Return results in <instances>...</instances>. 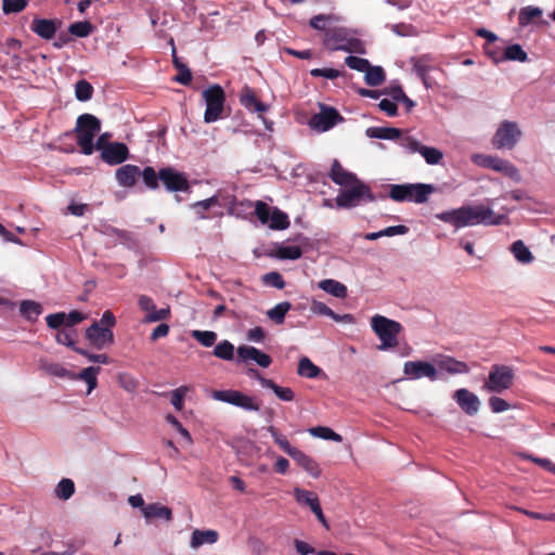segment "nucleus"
<instances>
[{"label":"nucleus","instance_id":"obj_1","mask_svg":"<svg viewBox=\"0 0 555 555\" xmlns=\"http://www.w3.org/2000/svg\"><path fill=\"white\" fill-rule=\"evenodd\" d=\"M440 221L451 224L459 230L465 227L477 224L499 225L503 222L504 216H495L490 207L483 205H465L460 208L436 214Z\"/></svg>","mask_w":555,"mask_h":555},{"label":"nucleus","instance_id":"obj_2","mask_svg":"<svg viewBox=\"0 0 555 555\" xmlns=\"http://www.w3.org/2000/svg\"><path fill=\"white\" fill-rule=\"evenodd\" d=\"M323 44L330 51H346L349 53H365L364 43L359 38L351 36L344 27L328 28L323 38Z\"/></svg>","mask_w":555,"mask_h":555},{"label":"nucleus","instance_id":"obj_3","mask_svg":"<svg viewBox=\"0 0 555 555\" xmlns=\"http://www.w3.org/2000/svg\"><path fill=\"white\" fill-rule=\"evenodd\" d=\"M101 130L100 120L91 114H82L77 118L75 133L76 142L81 153L91 155L94 152L93 140Z\"/></svg>","mask_w":555,"mask_h":555},{"label":"nucleus","instance_id":"obj_4","mask_svg":"<svg viewBox=\"0 0 555 555\" xmlns=\"http://www.w3.org/2000/svg\"><path fill=\"white\" fill-rule=\"evenodd\" d=\"M371 326L382 341L379 349L385 350L398 346V335L402 330L399 322L376 314L371 319Z\"/></svg>","mask_w":555,"mask_h":555},{"label":"nucleus","instance_id":"obj_5","mask_svg":"<svg viewBox=\"0 0 555 555\" xmlns=\"http://www.w3.org/2000/svg\"><path fill=\"white\" fill-rule=\"evenodd\" d=\"M349 186V189L341 191L336 197V204L339 208H352L360 205L362 201H375L371 189L360 180H357Z\"/></svg>","mask_w":555,"mask_h":555},{"label":"nucleus","instance_id":"obj_6","mask_svg":"<svg viewBox=\"0 0 555 555\" xmlns=\"http://www.w3.org/2000/svg\"><path fill=\"white\" fill-rule=\"evenodd\" d=\"M514 377L512 367L494 364L490 369L488 379L483 384V389L489 392L501 393L512 387Z\"/></svg>","mask_w":555,"mask_h":555},{"label":"nucleus","instance_id":"obj_7","mask_svg":"<svg viewBox=\"0 0 555 555\" xmlns=\"http://www.w3.org/2000/svg\"><path fill=\"white\" fill-rule=\"evenodd\" d=\"M203 98L206 103L204 121L210 124L218 120L221 116L225 102L224 90L221 86L214 85L203 91Z\"/></svg>","mask_w":555,"mask_h":555},{"label":"nucleus","instance_id":"obj_8","mask_svg":"<svg viewBox=\"0 0 555 555\" xmlns=\"http://www.w3.org/2000/svg\"><path fill=\"white\" fill-rule=\"evenodd\" d=\"M472 162L479 167L489 168L500 172L514 181L520 180L519 170L516 168V166L506 159L492 155L474 154L472 156Z\"/></svg>","mask_w":555,"mask_h":555},{"label":"nucleus","instance_id":"obj_9","mask_svg":"<svg viewBox=\"0 0 555 555\" xmlns=\"http://www.w3.org/2000/svg\"><path fill=\"white\" fill-rule=\"evenodd\" d=\"M521 130L516 122L504 120L493 135L492 145L496 150H512L521 138Z\"/></svg>","mask_w":555,"mask_h":555},{"label":"nucleus","instance_id":"obj_10","mask_svg":"<svg viewBox=\"0 0 555 555\" xmlns=\"http://www.w3.org/2000/svg\"><path fill=\"white\" fill-rule=\"evenodd\" d=\"M212 398L218 401L238 406L246 411H259L260 409V404L256 398L245 395L238 390H215Z\"/></svg>","mask_w":555,"mask_h":555},{"label":"nucleus","instance_id":"obj_11","mask_svg":"<svg viewBox=\"0 0 555 555\" xmlns=\"http://www.w3.org/2000/svg\"><path fill=\"white\" fill-rule=\"evenodd\" d=\"M400 146L405 149L408 153H420L428 165H438L443 158V153L440 150L423 145L418 140L411 135L401 138Z\"/></svg>","mask_w":555,"mask_h":555},{"label":"nucleus","instance_id":"obj_12","mask_svg":"<svg viewBox=\"0 0 555 555\" xmlns=\"http://www.w3.org/2000/svg\"><path fill=\"white\" fill-rule=\"evenodd\" d=\"M343 120L344 117L336 108L321 104L320 113L310 118L309 126L314 130L325 132Z\"/></svg>","mask_w":555,"mask_h":555},{"label":"nucleus","instance_id":"obj_13","mask_svg":"<svg viewBox=\"0 0 555 555\" xmlns=\"http://www.w3.org/2000/svg\"><path fill=\"white\" fill-rule=\"evenodd\" d=\"M403 373L412 379L427 377L429 380L435 382L440 378L435 364L426 361L405 362L403 365Z\"/></svg>","mask_w":555,"mask_h":555},{"label":"nucleus","instance_id":"obj_14","mask_svg":"<svg viewBox=\"0 0 555 555\" xmlns=\"http://www.w3.org/2000/svg\"><path fill=\"white\" fill-rule=\"evenodd\" d=\"M158 177L169 192L188 191L190 189L185 175L171 167L159 169Z\"/></svg>","mask_w":555,"mask_h":555},{"label":"nucleus","instance_id":"obj_15","mask_svg":"<svg viewBox=\"0 0 555 555\" xmlns=\"http://www.w3.org/2000/svg\"><path fill=\"white\" fill-rule=\"evenodd\" d=\"M86 338L98 349L114 343L112 330L100 326L96 321L86 330Z\"/></svg>","mask_w":555,"mask_h":555},{"label":"nucleus","instance_id":"obj_16","mask_svg":"<svg viewBox=\"0 0 555 555\" xmlns=\"http://www.w3.org/2000/svg\"><path fill=\"white\" fill-rule=\"evenodd\" d=\"M248 375L256 378L262 387L271 389L280 400L287 402L294 400L295 393L292 388L282 387L278 385L273 379L263 377L258 370L249 369Z\"/></svg>","mask_w":555,"mask_h":555},{"label":"nucleus","instance_id":"obj_17","mask_svg":"<svg viewBox=\"0 0 555 555\" xmlns=\"http://www.w3.org/2000/svg\"><path fill=\"white\" fill-rule=\"evenodd\" d=\"M138 305L141 308V310L146 312V315L144 318V322L146 323L163 321L168 319L170 315L169 308L156 309L153 299L146 295H141L139 297Z\"/></svg>","mask_w":555,"mask_h":555},{"label":"nucleus","instance_id":"obj_18","mask_svg":"<svg viewBox=\"0 0 555 555\" xmlns=\"http://www.w3.org/2000/svg\"><path fill=\"white\" fill-rule=\"evenodd\" d=\"M240 102L248 112L258 113V116L267 124L262 114L266 113L269 107L258 99L253 88L244 86L240 94Z\"/></svg>","mask_w":555,"mask_h":555},{"label":"nucleus","instance_id":"obj_19","mask_svg":"<svg viewBox=\"0 0 555 555\" xmlns=\"http://www.w3.org/2000/svg\"><path fill=\"white\" fill-rule=\"evenodd\" d=\"M453 399L467 415L473 416L479 411V398L466 388L457 389L453 393Z\"/></svg>","mask_w":555,"mask_h":555},{"label":"nucleus","instance_id":"obj_20","mask_svg":"<svg viewBox=\"0 0 555 555\" xmlns=\"http://www.w3.org/2000/svg\"><path fill=\"white\" fill-rule=\"evenodd\" d=\"M129 150L125 143L113 142L101 151V158L108 165H118L127 160Z\"/></svg>","mask_w":555,"mask_h":555},{"label":"nucleus","instance_id":"obj_21","mask_svg":"<svg viewBox=\"0 0 555 555\" xmlns=\"http://www.w3.org/2000/svg\"><path fill=\"white\" fill-rule=\"evenodd\" d=\"M240 361L247 362L255 361L261 367H269L272 363V358L253 346L243 345L236 350Z\"/></svg>","mask_w":555,"mask_h":555},{"label":"nucleus","instance_id":"obj_22","mask_svg":"<svg viewBox=\"0 0 555 555\" xmlns=\"http://www.w3.org/2000/svg\"><path fill=\"white\" fill-rule=\"evenodd\" d=\"M435 366L438 372L441 371L451 375L467 374L469 372L467 363L459 361L450 356H441L435 359Z\"/></svg>","mask_w":555,"mask_h":555},{"label":"nucleus","instance_id":"obj_23","mask_svg":"<svg viewBox=\"0 0 555 555\" xmlns=\"http://www.w3.org/2000/svg\"><path fill=\"white\" fill-rule=\"evenodd\" d=\"M61 25L60 21L47 18H34L30 24V29L43 39H52L56 33L57 26Z\"/></svg>","mask_w":555,"mask_h":555},{"label":"nucleus","instance_id":"obj_24","mask_svg":"<svg viewBox=\"0 0 555 555\" xmlns=\"http://www.w3.org/2000/svg\"><path fill=\"white\" fill-rule=\"evenodd\" d=\"M115 177L119 185L132 188L140 177V168L135 165H124L116 170Z\"/></svg>","mask_w":555,"mask_h":555},{"label":"nucleus","instance_id":"obj_25","mask_svg":"<svg viewBox=\"0 0 555 555\" xmlns=\"http://www.w3.org/2000/svg\"><path fill=\"white\" fill-rule=\"evenodd\" d=\"M330 178L334 183L341 186H349L359 180L354 173L347 171L337 159H334L332 164Z\"/></svg>","mask_w":555,"mask_h":555},{"label":"nucleus","instance_id":"obj_26","mask_svg":"<svg viewBox=\"0 0 555 555\" xmlns=\"http://www.w3.org/2000/svg\"><path fill=\"white\" fill-rule=\"evenodd\" d=\"M143 516L146 520L160 519L170 522L173 518L172 511L160 503H151L143 506Z\"/></svg>","mask_w":555,"mask_h":555},{"label":"nucleus","instance_id":"obj_27","mask_svg":"<svg viewBox=\"0 0 555 555\" xmlns=\"http://www.w3.org/2000/svg\"><path fill=\"white\" fill-rule=\"evenodd\" d=\"M369 138L383 139V140H399L404 138L403 130L393 127H370L365 131Z\"/></svg>","mask_w":555,"mask_h":555},{"label":"nucleus","instance_id":"obj_28","mask_svg":"<svg viewBox=\"0 0 555 555\" xmlns=\"http://www.w3.org/2000/svg\"><path fill=\"white\" fill-rule=\"evenodd\" d=\"M219 533L216 530L207 529V530H199L195 529L192 532L191 535V542L190 545L192 548L196 550L201 547L204 544H214L218 541Z\"/></svg>","mask_w":555,"mask_h":555},{"label":"nucleus","instance_id":"obj_29","mask_svg":"<svg viewBox=\"0 0 555 555\" xmlns=\"http://www.w3.org/2000/svg\"><path fill=\"white\" fill-rule=\"evenodd\" d=\"M411 189L408 194V202H414L416 204H424L428 201L430 194L435 192V188L431 184L415 183L410 184Z\"/></svg>","mask_w":555,"mask_h":555},{"label":"nucleus","instance_id":"obj_30","mask_svg":"<svg viewBox=\"0 0 555 555\" xmlns=\"http://www.w3.org/2000/svg\"><path fill=\"white\" fill-rule=\"evenodd\" d=\"M301 468H304L310 476L318 478L321 475L319 464L309 455L300 450L294 452L291 456Z\"/></svg>","mask_w":555,"mask_h":555},{"label":"nucleus","instance_id":"obj_31","mask_svg":"<svg viewBox=\"0 0 555 555\" xmlns=\"http://www.w3.org/2000/svg\"><path fill=\"white\" fill-rule=\"evenodd\" d=\"M319 287L324 291L325 293H328L333 295L336 298L344 299L347 297V287L343 283L333 280V279H326L319 282Z\"/></svg>","mask_w":555,"mask_h":555},{"label":"nucleus","instance_id":"obj_32","mask_svg":"<svg viewBox=\"0 0 555 555\" xmlns=\"http://www.w3.org/2000/svg\"><path fill=\"white\" fill-rule=\"evenodd\" d=\"M40 367L49 375L57 376L61 378H74L75 374L65 369L62 364L40 360Z\"/></svg>","mask_w":555,"mask_h":555},{"label":"nucleus","instance_id":"obj_33","mask_svg":"<svg viewBox=\"0 0 555 555\" xmlns=\"http://www.w3.org/2000/svg\"><path fill=\"white\" fill-rule=\"evenodd\" d=\"M101 372L100 366H89L83 369L79 374H75L73 379H82L88 385V393H90L98 386V374Z\"/></svg>","mask_w":555,"mask_h":555},{"label":"nucleus","instance_id":"obj_34","mask_svg":"<svg viewBox=\"0 0 555 555\" xmlns=\"http://www.w3.org/2000/svg\"><path fill=\"white\" fill-rule=\"evenodd\" d=\"M20 312L28 321H36L42 313V306L34 300H23L20 304Z\"/></svg>","mask_w":555,"mask_h":555},{"label":"nucleus","instance_id":"obj_35","mask_svg":"<svg viewBox=\"0 0 555 555\" xmlns=\"http://www.w3.org/2000/svg\"><path fill=\"white\" fill-rule=\"evenodd\" d=\"M292 309V304L288 301H282L267 311V317L280 325L285 321L287 312Z\"/></svg>","mask_w":555,"mask_h":555},{"label":"nucleus","instance_id":"obj_36","mask_svg":"<svg viewBox=\"0 0 555 555\" xmlns=\"http://www.w3.org/2000/svg\"><path fill=\"white\" fill-rule=\"evenodd\" d=\"M216 205H220L219 197L217 195H214L209 198L195 202L194 204H192V208L194 209L195 214L199 219H208L211 218L212 216L207 215L206 211Z\"/></svg>","mask_w":555,"mask_h":555},{"label":"nucleus","instance_id":"obj_37","mask_svg":"<svg viewBox=\"0 0 555 555\" xmlns=\"http://www.w3.org/2000/svg\"><path fill=\"white\" fill-rule=\"evenodd\" d=\"M172 62L175 67L179 70L175 80L181 85L188 86L192 81V73L190 68L178 59L175 48L172 49Z\"/></svg>","mask_w":555,"mask_h":555},{"label":"nucleus","instance_id":"obj_38","mask_svg":"<svg viewBox=\"0 0 555 555\" xmlns=\"http://www.w3.org/2000/svg\"><path fill=\"white\" fill-rule=\"evenodd\" d=\"M543 14L542 9L538 7L528 5L525 8H521L518 15V24L521 27L528 26L530 23H532L535 18L541 17Z\"/></svg>","mask_w":555,"mask_h":555},{"label":"nucleus","instance_id":"obj_39","mask_svg":"<svg viewBox=\"0 0 555 555\" xmlns=\"http://www.w3.org/2000/svg\"><path fill=\"white\" fill-rule=\"evenodd\" d=\"M268 224L272 230H285L289 227L291 222L287 214L280 210L278 207H273Z\"/></svg>","mask_w":555,"mask_h":555},{"label":"nucleus","instance_id":"obj_40","mask_svg":"<svg viewBox=\"0 0 555 555\" xmlns=\"http://www.w3.org/2000/svg\"><path fill=\"white\" fill-rule=\"evenodd\" d=\"M297 373L307 378H315L320 375L321 369L309 358L304 357L299 360Z\"/></svg>","mask_w":555,"mask_h":555},{"label":"nucleus","instance_id":"obj_41","mask_svg":"<svg viewBox=\"0 0 555 555\" xmlns=\"http://www.w3.org/2000/svg\"><path fill=\"white\" fill-rule=\"evenodd\" d=\"M364 73V80L366 85L371 87L380 86L386 79L385 72L380 66H372L370 64L369 68Z\"/></svg>","mask_w":555,"mask_h":555},{"label":"nucleus","instance_id":"obj_42","mask_svg":"<svg viewBox=\"0 0 555 555\" xmlns=\"http://www.w3.org/2000/svg\"><path fill=\"white\" fill-rule=\"evenodd\" d=\"M511 251L513 253L514 257L521 263H530L533 260L531 251L520 240L512 244Z\"/></svg>","mask_w":555,"mask_h":555},{"label":"nucleus","instance_id":"obj_43","mask_svg":"<svg viewBox=\"0 0 555 555\" xmlns=\"http://www.w3.org/2000/svg\"><path fill=\"white\" fill-rule=\"evenodd\" d=\"M234 345L229 340H222L214 348L212 354L221 360L231 361L234 358Z\"/></svg>","mask_w":555,"mask_h":555},{"label":"nucleus","instance_id":"obj_44","mask_svg":"<svg viewBox=\"0 0 555 555\" xmlns=\"http://www.w3.org/2000/svg\"><path fill=\"white\" fill-rule=\"evenodd\" d=\"M294 495H295L296 501L299 504L307 505L311 509H312V506H314V504L320 503L317 493H314L312 491H309V490H304V489H300V488H295L294 489Z\"/></svg>","mask_w":555,"mask_h":555},{"label":"nucleus","instance_id":"obj_45","mask_svg":"<svg viewBox=\"0 0 555 555\" xmlns=\"http://www.w3.org/2000/svg\"><path fill=\"white\" fill-rule=\"evenodd\" d=\"M75 492V483L72 479L63 478L55 488V495L60 500H68Z\"/></svg>","mask_w":555,"mask_h":555},{"label":"nucleus","instance_id":"obj_46","mask_svg":"<svg viewBox=\"0 0 555 555\" xmlns=\"http://www.w3.org/2000/svg\"><path fill=\"white\" fill-rule=\"evenodd\" d=\"M93 87L86 79H80L75 85V95L78 101L86 102L92 98Z\"/></svg>","mask_w":555,"mask_h":555},{"label":"nucleus","instance_id":"obj_47","mask_svg":"<svg viewBox=\"0 0 555 555\" xmlns=\"http://www.w3.org/2000/svg\"><path fill=\"white\" fill-rule=\"evenodd\" d=\"M254 206V203L249 199L237 201L235 197H232L229 203V214L234 216H243L244 212L250 210Z\"/></svg>","mask_w":555,"mask_h":555},{"label":"nucleus","instance_id":"obj_48","mask_svg":"<svg viewBox=\"0 0 555 555\" xmlns=\"http://www.w3.org/2000/svg\"><path fill=\"white\" fill-rule=\"evenodd\" d=\"M269 431L274 440V442L285 452L287 453L289 456H292L294 454V452H296L298 449L293 447L289 441L287 440V438L280 434L276 428L274 427H270L269 428Z\"/></svg>","mask_w":555,"mask_h":555},{"label":"nucleus","instance_id":"obj_49","mask_svg":"<svg viewBox=\"0 0 555 555\" xmlns=\"http://www.w3.org/2000/svg\"><path fill=\"white\" fill-rule=\"evenodd\" d=\"M191 336L204 347H211L217 340V334L212 331L194 330Z\"/></svg>","mask_w":555,"mask_h":555},{"label":"nucleus","instance_id":"obj_50","mask_svg":"<svg viewBox=\"0 0 555 555\" xmlns=\"http://www.w3.org/2000/svg\"><path fill=\"white\" fill-rule=\"evenodd\" d=\"M92 30L93 25L89 21L75 22L68 27V31L79 38L88 37Z\"/></svg>","mask_w":555,"mask_h":555},{"label":"nucleus","instance_id":"obj_51","mask_svg":"<svg viewBox=\"0 0 555 555\" xmlns=\"http://www.w3.org/2000/svg\"><path fill=\"white\" fill-rule=\"evenodd\" d=\"M302 256V249L297 245L281 246L276 250V257L280 259L296 260Z\"/></svg>","mask_w":555,"mask_h":555},{"label":"nucleus","instance_id":"obj_52","mask_svg":"<svg viewBox=\"0 0 555 555\" xmlns=\"http://www.w3.org/2000/svg\"><path fill=\"white\" fill-rule=\"evenodd\" d=\"M140 177H142L144 184L151 189L156 190L158 188V172L153 167H145L142 171L140 170Z\"/></svg>","mask_w":555,"mask_h":555},{"label":"nucleus","instance_id":"obj_53","mask_svg":"<svg viewBox=\"0 0 555 555\" xmlns=\"http://www.w3.org/2000/svg\"><path fill=\"white\" fill-rule=\"evenodd\" d=\"M410 184H392L390 185L389 197L395 202H408Z\"/></svg>","mask_w":555,"mask_h":555},{"label":"nucleus","instance_id":"obj_54","mask_svg":"<svg viewBox=\"0 0 555 555\" xmlns=\"http://www.w3.org/2000/svg\"><path fill=\"white\" fill-rule=\"evenodd\" d=\"M413 69L416 73V75L423 80L424 85L428 87L427 74L431 69L428 60L425 56L415 60L413 63Z\"/></svg>","mask_w":555,"mask_h":555},{"label":"nucleus","instance_id":"obj_55","mask_svg":"<svg viewBox=\"0 0 555 555\" xmlns=\"http://www.w3.org/2000/svg\"><path fill=\"white\" fill-rule=\"evenodd\" d=\"M504 59L511 60V61L525 62V61H527L528 55L524 51V49L521 48L520 44L515 43V44L508 46L504 50Z\"/></svg>","mask_w":555,"mask_h":555},{"label":"nucleus","instance_id":"obj_56","mask_svg":"<svg viewBox=\"0 0 555 555\" xmlns=\"http://www.w3.org/2000/svg\"><path fill=\"white\" fill-rule=\"evenodd\" d=\"M75 337L76 332L74 330H70L68 327H64L63 330L59 331L55 335V339L59 344L65 345L74 350V348H77L75 346Z\"/></svg>","mask_w":555,"mask_h":555},{"label":"nucleus","instance_id":"obj_57","mask_svg":"<svg viewBox=\"0 0 555 555\" xmlns=\"http://www.w3.org/2000/svg\"><path fill=\"white\" fill-rule=\"evenodd\" d=\"M255 215L262 224H268L270 221L272 208L262 201H257L254 206Z\"/></svg>","mask_w":555,"mask_h":555},{"label":"nucleus","instance_id":"obj_58","mask_svg":"<svg viewBox=\"0 0 555 555\" xmlns=\"http://www.w3.org/2000/svg\"><path fill=\"white\" fill-rule=\"evenodd\" d=\"M28 4V0H2V10L5 14L20 13Z\"/></svg>","mask_w":555,"mask_h":555},{"label":"nucleus","instance_id":"obj_59","mask_svg":"<svg viewBox=\"0 0 555 555\" xmlns=\"http://www.w3.org/2000/svg\"><path fill=\"white\" fill-rule=\"evenodd\" d=\"M310 433L315 436L320 437L322 439H328L334 441H341V436L336 434L334 430H332L328 427L324 426H318L310 429Z\"/></svg>","mask_w":555,"mask_h":555},{"label":"nucleus","instance_id":"obj_60","mask_svg":"<svg viewBox=\"0 0 555 555\" xmlns=\"http://www.w3.org/2000/svg\"><path fill=\"white\" fill-rule=\"evenodd\" d=\"M345 63L349 68L354 69L357 72H362V73H364L370 66L369 60L362 59L359 56H354V55L347 56L345 59Z\"/></svg>","mask_w":555,"mask_h":555},{"label":"nucleus","instance_id":"obj_61","mask_svg":"<svg viewBox=\"0 0 555 555\" xmlns=\"http://www.w3.org/2000/svg\"><path fill=\"white\" fill-rule=\"evenodd\" d=\"M262 281L267 285H271L278 289H282L285 286V282L281 273L279 272H269L262 276Z\"/></svg>","mask_w":555,"mask_h":555},{"label":"nucleus","instance_id":"obj_62","mask_svg":"<svg viewBox=\"0 0 555 555\" xmlns=\"http://www.w3.org/2000/svg\"><path fill=\"white\" fill-rule=\"evenodd\" d=\"M74 351L86 357L89 361L94 363L107 364L109 362L108 357L105 353H91L82 348H74Z\"/></svg>","mask_w":555,"mask_h":555},{"label":"nucleus","instance_id":"obj_63","mask_svg":"<svg viewBox=\"0 0 555 555\" xmlns=\"http://www.w3.org/2000/svg\"><path fill=\"white\" fill-rule=\"evenodd\" d=\"M332 18H333L332 15L318 14L310 18L309 24L312 28H314L317 30L326 31L327 30V28H326L327 22L331 21Z\"/></svg>","mask_w":555,"mask_h":555},{"label":"nucleus","instance_id":"obj_64","mask_svg":"<svg viewBox=\"0 0 555 555\" xmlns=\"http://www.w3.org/2000/svg\"><path fill=\"white\" fill-rule=\"evenodd\" d=\"M47 325L52 330H57L61 326H65V312H57L49 314L46 318Z\"/></svg>","mask_w":555,"mask_h":555}]
</instances>
